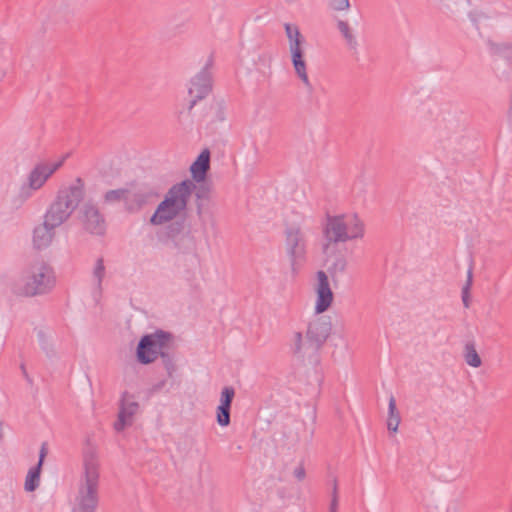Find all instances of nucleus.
I'll return each mask as SVG.
<instances>
[{
	"instance_id": "f257e3e1",
	"label": "nucleus",
	"mask_w": 512,
	"mask_h": 512,
	"mask_svg": "<svg viewBox=\"0 0 512 512\" xmlns=\"http://www.w3.org/2000/svg\"><path fill=\"white\" fill-rule=\"evenodd\" d=\"M100 464L93 452L83 459V473L78 483L72 512H95L99 503Z\"/></svg>"
},
{
	"instance_id": "f03ea898",
	"label": "nucleus",
	"mask_w": 512,
	"mask_h": 512,
	"mask_svg": "<svg viewBox=\"0 0 512 512\" xmlns=\"http://www.w3.org/2000/svg\"><path fill=\"white\" fill-rule=\"evenodd\" d=\"M85 197V183L80 177L58 190L55 199L49 205L44 218L52 227H59L66 222Z\"/></svg>"
},
{
	"instance_id": "7ed1b4c3",
	"label": "nucleus",
	"mask_w": 512,
	"mask_h": 512,
	"mask_svg": "<svg viewBox=\"0 0 512 512\" xmlns=\"http://www.w3.org/2000/svg\"><path fill=\"white\" fill-rule=\"evenodd\" d=\"M195 189L196 183L190 179L172 185L151 216L150 223L162 225L179 216L186 210Z\"/></svg>"
},
{
	"instance_id": "20e7f679",
	"label": "nucleus",
	"mask_w": 512,
	"mask_h": 512,
	"mask_svg": "<svg viewBox=\"0 0 512 512\" xmlns=\"http://www.w3.org/2000/svg\"><path fill=\"white\" fill-rule=\"evenodd\" d=\"M325 243L323 251L326 252L330 244L346 242L364 236V223L356 215H328L323 228Z\"/></svg>"
},
{
	"instance_id": "39448f33",
	"label": "nucleus",
	"mask_w": 512,
	"mask_h": 512,
	"mask_svg": "<svg viewBox=\"0 0 512 512\" xmlns=\"http://www.w3.org/2000/svg\"><path fill=\"white\" fill-rule=\"evenodd\" d=\"M332 331L331 318L327 315L316 314L308 323L306 342H303L301 332L294 334V353H317L325 344Z\"/></svg>"
},
{
	"instance_id": "423d86ee",
	"label": "nucleus",
	"mask_w": 512,
	"mask_h": 512,
	"mask_svg": "<svg viewBox=\"0 0 512 512\" xmlns=\"http://www.w3.org/2000/svg\"><path fill=\"white\" fill-rule=\"evenodd\" d=\"M283 235L284 250L291 270L296 274L307 261L308 238L304 228L297 223H285Z\"/></svg>"
},
{
	"instance_id": "0eeeda50",
	"label": "nucleus",
	"mask_w": 512,
	"mask_h": 512,
	"mask_svg": "<svg viewBox=\"0 0 512 512\" xmlns=\"http://www.w3.org/2000/svg\"><path fill=\"white\" fill-rule=\"evenodd\" d=\"M172 335L163 330L144 335L137 346V359L141 364L154 362L164 350H169Z\"/></svg>"
},
{
	"instance_id": "6e6552de",
	"label": "nucleus",
	"mask_w": 512,
	"mask_h": 512,
	"mask_svg": "<svg viewBox=\"0 0 512 512\" xmlns=\"http://www.w3.org/2000/svg\"><path fill=\"white\" fill-rule=\"evenodd\" d=\"M213 66V57L210 56L201 69V71L191 79V85L188 89L190 101L188 111H191L196 103L206 98L212 91V74L211 68Z\"/></svg>"
},
{
	"instance_id": "1a4fd4ad",
	"label": "nucleus",
	"mask_w": 512,
	"mask_h": 512,
	"mask_svg": "<svg viewBox=\"0 0 512 512\" xmlns=\"http://www.w3.org/2000/svg\"><path fill=\"white\" fill-rule=\"evenodd\" d=\"M54 282L53 271L48 265L42 263L39 266H34L24 285V294L26 296L44 294L53 287Z\"/></svg>"
},
{
	"instance_id": "9d476101",
	"label": "nucleus",
	"mask_w": 512,
	"mask_h": 512,
	"mask_svg": "<svg viewBox=\"0 0 512 512\" xmlns=\"http://www.w3.org/2000/svg\"><path fill=\"white\" fill-rule=\"evenodd\" d=\"M78 219L83 229L90 234L101 236L106 231V220L97 204L86 201L79 209Z\"/></svg>"
},
{
	"instance_id": "9b49d317",
	"label": "nucleus",
	"mask_w": 512,
	"mask_h": 512,
	"mask_svg": "<svg viewBox=\"0 0 512 512\" xmlns=\"http://www.w3.org/2000/svg\"><path fill=\"white\" fill-rule=\"evenodd\" d=\"M139 409V403L134 400V395L124 391L119 402L118 418L114 423V429L123 431L126 426L132 424L133 416Z\"/></svg>"
},
{
	"instance_id": "f8f14e48",
	"label": "nucleus",
	"mask_w": 512,
	"mask_h": 512,
	"mask_svg": "<svg viewBox=\"0 0 512 512\" xmlns=\"http://www.w3.org/2000/svg\"><path fill=\"white\" fill-rule=\"evenodd\" d=\"M65 158L58 162L47 164L38 163L30 171L27 177V184L35 191L44 186L47 180L63 165Z\"/></svg>"
},
{
	"instance_id": "ddd939ff",
	"label": "nucleus",
	"mask_w": 512,
	"mask_h": 512,
	"mask_svg": "<svg viewBox=\"0 0 512 512\" xmlns=\"http://www.w3.org/2000/svg\"><path fill=\"white\" fill-rule=\"evenodd\" d=\"M304 44L305 43H294V45H289V52L291 54V62L297 77L302 81L307 90L312 92L313 86L309 80L307 65L304 59Z\"/></svg>"
},
{
	"instance_id": "4468645a",
	"label": "nucleus",
	"mask_w": 512,
	"mask_h": 512,
	"mask_svg": "<svg viewBox=\"0 0 512 512\" xmlns=\"http://www.w3.org/2000/svg\"><path fill=\"white\" fill-rule=\"evenodd\" d=\"M317 299L315 305L316 314H322L331 306L333 302V292L330 288L328 276L322 270L317 272Z\"/></svg>"
},
{
	"instance_id": "2eb2a0df",
	"label": "nucleus",
	"mask_w": 512,
	"mask_h": 512,
	"mask_svg": "<svg viewBox=\"0 0 512 512\" xmlns=\"http://www.w3.org/2000/svg\"><path fill=\"white\" fill-rule=\"evenodd\" d=\"M47 454L48 444L47 442H43L39 451L38 463L29 469L25 478L24 489L27 492H33L39 487L41 470Z\"/></svg>"
},
{
	"instance_id": "dca6fc26",
	"label": "nucleus",
	"mask_w": 512,
	"mask_h": 512,
	"mask_svg": "<svg viewBox=\"0 0 512 512\" xmlns=\"http://www.w3.org/2000/svg\"><path fill=\"white\" fill-rule=\"evenodd\" d=\"M210 169V152L205 149L200 153L197 159L193 162L190 167L192 174V181L195 183H201L205 180L207 172Z\"/></svg>"
},
{
	"instance_id": "f3484780",
	"label": "nucleus",
	"mask_w": 512,
	"mask_h": 512,
	"mask_svg": "<svg viewBox=\"0 0 512 512\" xmlns=\"http://www.w3.org/2000/svg\"><path fill=\"white\" fill-rule=\"evenodd\" d=\"M56 227H52L51 225L46 223V218H44V222L37 226L33 232V243L37 249H43L50 245L53 237H54V229Z\"/></svg>"
},
{
	"instance_id": "a211bd4d",
	"label": "nucleus",
	"mask_w": 512,
	"mask_h": 512,
	"mask_svg": "<svg viewBox=\"0 0 512 512\" xmlns=\"http://www.w3.org/2000/svg\"><path fill=\"white\" fill-rule=\"evenodd\" d=\"M148 201V194L143 191H131L127 189L124 206L126 211L134 213L142 209Z\"/></svg>"
},
{
	"instance_id": "6ab92c4d",
	"label": "nucleus",
	"mask_w": 512,
	"mask_h": 512,
	"mask_svg": "<svg viewBox=\"0 0 512 512\" xmlns=\"http://www.w3.org/2000/svg\"><path fill=\"white\" fill-rule=\"evenodd\" d=\"M337 28L339 32L341 33L342 37L344 38L347 47L352 51H357L358 48V41L356 39V36L353 34V31L348 24L347 21L344 20H338L337 21Z\"/></svg>"
},
{
	"instance_id": "aec40b11",
	"label": "nucleus",
	"mask_w": 512,
	"mask_h": 512,
	"mask_svg": "<svg viewBox=\"0 0 512 512\" xmlns=\"http://www.w3.org/2000/svg\"><path fill=\"white\" fill-rule=\"evenodd\" d=\"M401 417L400 413L396 406V400L393 395L389 398L388 404V418H387V428L389 431L397 432L398 426L400 424Z\"/></svg>"
},
{
	"instance_id": "412c9836",
	"label": "nucleus",
	"mask_w": 512,
	"mask_h": 512,
	"mask_svg": "<svg viewBox=\"0 0 512 512\" xmlns=\"http://www.w3.org/2000/svg\"><path fill=\"white\" fill-rule=\"evenodd\" d=\"M463 357L465 362L471 367L478 368L482 365L481 357L479 356L473 341H469L465 344Z\"/></svg>"
},
{
	"instance_id": "4be33fe9",
	"label": "nucleus",
	"mask_w": 512,
	"mask_h": 512,
	"mask_svg": "<svg viewBox=\"0 0 512 512\" xmlns=\"http://www.w3.org/2000/svg\"><path fill=\"white\" fill-rule=\"evenodd\" d=\"M284 29L288 38L289 45H294V43H305V38L301 34L297 25L285 23Z\"/></svg>"
},
{
	"instance_id": "5701e85b",
	"label": "nucleus",
	"mask_w": 512,
	"mask_h": 512,
	"mask_svg": "<svg viewBox=\"0 0 512 512\" xmlns=\"http://www.w3.org/2000/svg\"><path fill=\"white\" fill-rule=\"evenodd\" d=\"M126 195H127L126 188H118V189L108 190L103 195V201L106 204L125 202Z\"/></svg>"
},
{
	"instance_id": "b1692460",
	"label": "nucleus",
	"mask_w": 512,
	"mask_h": 512,
	"mask_svg": "<svg viewBox=\"0 0 512 512\" xmlns=\"http://www.w3.org/2000/svg\"><path fill=\"white\" fill-rule=\"evenodd\" d=\"M347 260L343 255H337L328 268V272L334 278L337 274H341L346 270Z\"/></svg>"
},
{
	"instance_id": "393cba45",
	"label": "nucleus",
	"mask_w": 512,
	"mask_h": 512,
	"mask_svg": "<svg viewBox=\"0 0 512 512\" xmlns=\"http://www.w3.org/2000/svg\"><path fill=\"white\" fill-rule=\"evenodd\" d=\"M472 277H473L472 267H470L468 269V272H467L466 283L462 287V291H461L462 303H463V306L465 308H469L470 307V302H471L470 301V289H471V286H472Z\"/></svg>"
},
{
	"instance_id": "a878e982",
	"label": "nucleus",
	"mask_w": 512,
	"mask_h": 512,
	"mask_svg": "<svg viewBox=\"0 0 512 512\" xmlns=\"http://www.w3.org/2000/svg\"><path fill=\"white\" fill-rule=\"evenodd\" d=\"M194 192H195V196L197 198V202H196L197 215L201 216L202 208H203L202 201L209 198V189L207 187H205L204 185H199V186L196 185V189L194 190Z\"/></svg>"
},
{
	"instance_id": "bb28decb",
	"label": "nucleus",
	"mask_w": 512,
	"mask_h": 512,
	"mask_svg": "<svg viewBox=\"0 0 512 512\" xmlns=\"http://www.w3.org/2000/svg\"><path fill=\"white\" fill-rule=\"evenodd\" d=\"M34 189H32L28 184L23 185L20 188V191L16 197L12 200L13 204L16 207H20L23 205L29 198L32 197Z\"/></svg>"
},
{
	"instance_id": "cd10ccee",
	"label": "nucleus",
	"mask_w": 512,
	"mask_h": 512,
	"mask_svg": "<svg viewBox=\"0 0 512 512\" xmlns=\"http://www.w3.org/2000/svg\"><path fill=\"white\" fill-rule=\"evenodd\" d=\"M230 412L231 408L218 405V407L216 408V420L220 426L226 427L230 424Z\"/></svg>"
},
{
	"instance_id": "c85d7f7f",
	"label": "nucleus",
	"mask_w": 512,
	"mask_h": 512,
	"mask_svg": "<svg viewBox=\"0 0 512 512\" xmlns=\"http://www.w3.org/2000/svg\"><path fill=\"white\" fill-rule=\"evenodd\" d=\"M105 276V266L104 260L102 257L96 260L94 269H93V277L96 279V286L99 290L102 289V281Z\"/></svg>"
},
{
	"instance_id": "c756f323",
	"label": "nucleus",
	"mask_w": 512,
	"mask_h": 512,
	"mask_svg": "<svg viewBox=\"0 0 512 512\" xmlns=\"http://www.w3.org/2000/svg\"><path fill=\"white\" fill-rule=\"evenodd\" d=\"M184 228L185 225L183 220L171 222L166 227V235L168 238L175 240L184 231Z\"/></svg>"
},
{
	"instance_id": "7c9ffc66",
	"label": "nucleus",
	"mask_w": 512,
	"mask_h": 512,
	"mask_svg": "<svg viewBox=\"0 0 512 512\" xmlns=\"http://www.w3.org/2000/svg\"><path fill=\"white\" fill-rule=\"evenodd\" d=\"M234 397H235L234 387L225 386L221 391L219 405L231 408Z\"/></svg>"
},
{
	"instance_id": "2f4dec72",
	"label": "nucleus",
	"mask_w": 512,
	"mask_h": 512,
	"mask_svg": "<svg viewBox=\"0 0 512 512\" xmlns=\"http://www.w3.org/2000/svg\"><path fill=\"white\" fill-rule=\"evenodd\" d=\"M160 357L162 359V362L164 364V367L167 371L168 376L171 377L175 371V364H174L173 358L170 356L168 350H164L160 354Z\"/></svg>"
},
{
	"instance_id": "473e14b6",
	"label": "nucleus",
	"mask_w": 512,
	"mask_h": 512,
	"mask_svg": "<svg viewBox=\"0 0 512 512\" xmlns=\"http://www.w3.org/2000/svg\"><path fill=\"white\" fill-rule=\"evenodd\" d=\"M338 509V484L335 479L333 482L332 499L329 506V512H337Z\"/></svg>"
},
{
	"instance_id": "72a5a7b5",
	"label": "nucleus",
	"mask_w": 512,
	"mask_h": 512,
	"mask_svg": "<svg viewBox=\"0 0 512 512\" xmlns=\"http://www.w3.org/2000/svg\"><path fill=\"white\" fill-rule=\"evenodd\" d=\"M329 5L335 11H343L350 7V2L349 0H329Z\"/></svg>"
},
{
	"instance_id": "f704fd0d",
	"label": "nucleus",
	"mask_w": 512,
	"mask_h": 512,
	"mask_svg": "<svg viewBox=\"0 0 512 512\" xmlns=\"http://www.w3.org/2000/svg\"><path fill=\"white\" fill-rule=\"evenodd\" d=\"M293 474L298 481H303L306 476V471H305L304 466L301 464L298 467H296Z\"/></svg>"
},
{
	"instance_id": "c9c22d12",
	"label": "nucleus",
	"mask_w": 512,
	"mask_h": 512,
	"mask_svg": "<svg viewBox=\"0 0 512 512\" xmlns=\"http://www.w3.org/2000/svg\"><path fill=\"white\" fill-rule=\"evenodd\" d=\"M165 380L160 381L159 383L155 384L152 388L153 391H159L165 386Z\"/></svg>"
},
{
	"instance_id": "e433bc0d",
	"label": "nucleus",
	"mask_w": 512,
	"mask_h": 512,
	"mask_svg": "<svg viewBox=\"0 0 512 512\" xmlns=\"http://www.w3.org/2000/svg\"><path fill=\"white\" fill-rule=\"evenodd\" d=\"M215 108L217 111H224V106L222 102L216 103Z\"/></svg>"
}]
</instances>
